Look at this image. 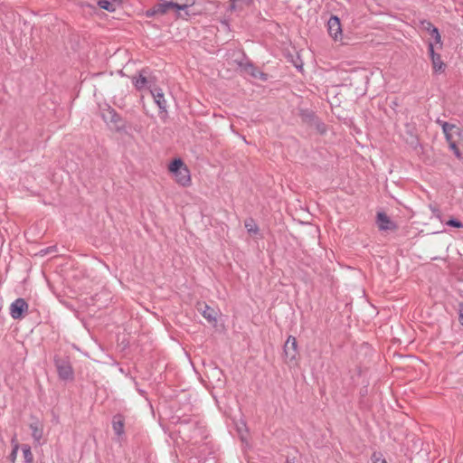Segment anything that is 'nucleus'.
<instances>
[{
  "mask_svg": "<svg viewBox=\"0 0 463 463\" xmlns=\"http://www.w3.org/2000/svg\"><path fill=\"white\" fill-rule=\"evenodd\" d=\"M285 362L289 366L298 365V342L295 336L289 335L284 345L283 348Z\"/></svg>",
  "mask_w": 463,
  "mask_h": 463,
  "instance_id": "2",
  "label": "nucleus"
},
{
  "mask_svg": "<svg viewBox=\"0 0 463 463\" xmlns=\"http://www.w3.org/2000/svg\"><path fill=\"white\" fill-rule=\"evenodd\" d=\"M253 3V0H232L230 5L232 12L241 13L249 9Z\"/></svg>",
  "mask_w": 463,
  "mask_h": 463,
  "instance_id": "9",
  "label": "nucleus"
},
{
  "mask_svg": "<svg viewBox=\"0 0 463 463\" xmlns=\"http://www.w3.org/2000/svg\"><path fill=\"white\" fill-rule=\"evenodd\" d=\"M155 102L157 104L160 109H166V100L165 99V94L160 89H155L151 91Z\"/></svg>",
  "mask_w": 463,
  "mask_h": 463,
  "instance_id": "12",
  "label": "nucleus"
},
{
  "mask_svg": "<svg viewBox=\"0 0 463 463\" xmlns=\"http://www.w3.org/2000/svg\"><path fill=\"white\" fill-rule=\"evenodd\" d=\"M102 117L106 121H109L112 123H117L119 121L118 114L115 111V109L111 108H109L107 109V112L102 114Z\"/></svg>",
  "mask_w": 463,
  "mask_h": 463,
  "instance_id": "16",
  "label": "nucleus"
},
{
  "mask_svg": "<svg viewBox=\"0 0 463 463\" xmlns=\"http://www.w3.org/2000/svg\"><path fill=\"white\" fill-rule=\"evenodd\" d=\"M113 430L118 435L124 432V420L121 416H116L113 420Z\"/></svg>",
  "mask_w": 463,
  "mask_h": 463,
  "instance_id": "18",
  "label": "nucleus"
},
{
  "mask_svg": "<svg viewBox=\"0 0 463 463\" xmlns=\"http://www.w3.org/2000/svg\"><path fill=\"white\" fill-rule=\"evenodd\" d=\"M28 310V304L24 298H17L10 306V315L14 319H20Z\"/></svg>",
  "mask_w": 463,
  "mask_h": 463,
  "instance_id": "6",
  "label": "nucleus"
},
{
  "mask_svg": "<svg viewBox=\"0 0 463 463\" xmlns=\"http://www.w3.org/2000/svg\"><path fill=\"white\" fill-rule=\"evenodd\" d=\"M459 322L463 325V308L459 311Z\"/></svg>",
  "mask_w": 463,
  "mask_h": 463,
  "instance_id": "27",
  "label": "nucleus"
},
{
  "mask_svg": "<svg viewBox=\"0 0 463 463\" xmlns=\"http://www.w3.org/2000/svg\"><path fill=\"white\" fill-rule=\"evenodd\" d=\"M428 51L430 56L432 70L435 73H441L445 71L446 65L442 61L439 54L434 52V44L432 42L429 43Z\"/></svg>",
  "mask_w": 463,
  "mask_h": 463,
  "instance_id": "5",
  "label": "nucleus"
},
{
  "mask_svg": "<svg viewBox=\"0 0 463 463\" xmlns=\"http://www.w3.org/2000/svg\"><path fill=\"white\" fill-rule=\"evenodd\" d=\"M449 147L458 158L461 157V153H460L457 144H449Z\"/></svg>",
  "mask_w": 463,
  "mask_h": 463,
  "instance_id": "24",
  "label": "nucleus"
},
{
  "mask_svg": "<svg viewBox=\"0 0 463 463\" xmlns=\"http://www.w3.org/2000/svg\"><path fill=\"white\" fill-rule=\"evenodd\" d=\"M22 450L25 462L33 463V455L31 451V448L28 445H24Z\"/></svg>",
  "mask_w": 463,
  "mask_h": 463,
  "instance_id": "20",
  "label": "nucleus"
},
{
  "mask_svg": "<svg viewBox=\"0 0 463 463\" xmlns=\"http://www.w3.org/2000/svg\"><path fill=\"white\" fill-rule=\"evenodd\" d=\"M174 10L176 12L185 10L186 8L193 6L195 0H171Z\"/></svg>",
  "mask_w": 463,
  "mask_h": 463,
  "instance_id": "13",
  "label": "nucleus"
},
{
  "mask_svg": "<svg viewBox=\"0 0 463 463\" xmlns=\"http://www.w3.org/2000/svg\"><path fill=\"white\" fill-rule=\"evenodd\" d=\"M377 224L380 230H392L395 228L393 222L384 213H377Z\"/></svg>",
  "mask_w": 463,
  "mask_h": 463,
  "instance_id": "10",
  "label": "nucleus"
},
{
  "mask_svg": "<svg viewBox=\"0 0 463 463\" xmlns=\"http://www.w3.org/2000/svg\"><path fill=\"white\" fill-rule=\"evenodd\" d=\"M59 376L62 380H71L73 378V370L71 365L66 361H58L56 363Z\"/></svg>",
  "mask_w": 463,
  "mask_h": 463,
  "instance_id": "8",
  "label": "nucleus"
},
{
  "mask_svg": "<svg viewBox=\"0 0 463 463\" xmlns=\"http://www.w3.org/2000/svg\"><path fill=\"white\" fill-rule=\"evenodd\" d=\"M327 31L335 42H342L344 34L340 19L337 16L333 15L329 18Z\"/></svg>",
  "mask_w": 463,
  "mask_h": 463,
  "instance_id": "4",
  "label": "nucleus"
},
{
  "mask_svg": "<svg viewBox=\"0 0 463 463\" xmlns=\"http://www.w3.org/2000/svg\"><path fill=\"white\" fill-rule=\"evenodd\" d=\"M244 226L250 235H256L259 233V227L254 220L247 219L244 222Z\"/></svg>",
  "mask_w": 463,
  "mask_h": 463,
  "instance_id": "17",
  "label": "nucleus"
},
{
  "mask_svg": "<svg viewBox=\"0 0 463 463\" xmlns=\"http://www.w3.org/2000/svg\"><path fill=\"white\" fill-rule=\"evenodd\" d=\"M133 83L137 89L141 90L146 87L147 80H146V77H144L142 74H140L137 78L134 79Z\"/></svg>",
  "mask_w": 463,
  "mask_h": 463,
  "instance_id": "21",
  "label": "nucleus"
},
{
  "mask_svg": "<svg viewBox=\"0 0 463 463\" xmlns=\"http://www.w3.org/2000/svg\"><path fill=\"white\" fill-rule=\"evenodd\" d=\"M423 30L427 31L430 34L431 33H435L437 35V38H439V33L437 27H435L429 21H422L421 22Z\"/></svg>",
  "mask_w": 463,
  "mask_h": 463,
  "instance_id": "19",
  "label": "nucleus"
},
{
  "mask_svg": "<svg viewBox=\"0 0 463 463\" xmlns=\"http://www.w3.org/2000/svg\"><path fill=\"white\" fill-rule=\"evenodd\" d=\"M170 10H174L172 2H159L156 4L152 8L146 12V16H153L156 14H165Z\"/></svg>",
  "mask_w": 463,
  "mask_h": 463,
  "instance_id": "7",
  "label": "nucleus"
},
{
  "mask_svg": "<svg viewBox=\"0 0 463 463\" xmlns=\"http://www.w3.org/2000/svg\"><path fill=\"white\" fill-rule=\"evenodd\" d=\"M103 10L114 12L121 5L122 0H94Z\"/></svg>",
  "mask_w": 463,
  "mask_h": 463,
  "instance_id": "11",
  "label": "nucleus"
},
{
  "mask_svg": "<svg viewBox=\"0 0 463 463\" xmlns=\"http://www.w3.org/2000/svg\"><path fill=\"white\" fill-rule=\"evenodd\" d=\"M430 35V36H431V38H433V40H434L433 44H434V43H435V44H439V47L441 48V47H442L441 36L439 35V40H438V38H437V36H436L437 34H436L435 33H431Z\"/></svg>",
  "mask_w": 463,
  "mask_h": 463,
  "instance_id": "25",
  "label": "nucleus"
},
{
  "mask_svg": "<svg viewBox=\"0 0 463 463\" xmlns=\"http://www.w3.org/2000/svg\"><path fill=\"white\" fill-rule=\"evenodd\" d=\"M202 315L209 322H216L217 321V312L213 308L209 307L208 305H204V307L202 310Z\"/></svg>",
  "mask_w": 463,
  "mask_h": 463,
  "instance_id": "14",
  "label": "nucleus"
},
{
  "mask_svg": "<svg viewBox=\"0 0 463 463\" xmlns=\"http://www.w3.org/2000/svg\"><path fill=\"white\" fill-rule=\"evenodd\" d=\"M167 171L172 180L181 187H189L192 184L191 171L181 158H174L167 165Z\"/></svg>",
  "mask_w": 463,
  "mask_h": 463,
  "instance_id": "1",
  "label": "nucleus"
},
{
  "mask_svg": "<svg viewBox=\"0 0 463 463\" xmlns=\"http://www.w3.org/2000/svg\"><path fill=\"white\" fill-rule=\"evenodd\" d=\"M442 129L449 145L458 144L463 141L462 130L458 126L444 122L442 124Z\"/></svg>",
  "mask_w": 463,
  "mask_h": 463,
  "instance_id": "3",
  "label": "nucleus"
},
{
  "mask_svg": "<svg viewBox=\"0 0 463 463\" xmlns=\"http://www.w3.org/2000/svg\"><path fill=\"white\" fill-rule=\"evenodd\" d=\"M373 463H388L387 460L380 453H373L372 456Z\"/></svg>",
  "mask_w": 463,
  "mask_h": 463,
  "instance_id": "22",
  "label": "nucleus"
},
{
  "mask_svg": "<svg viewBox=\"0 0 463 463\" xmlns=\"http://www.w3.org/2000/svg\"><path fill=\"white\" fill-rule=\"evenodd\" d=\"M30 429L32 430L33 438L39 442L43 438V425L39 422L32 423Z\"/></svg>",
  "mask_w": 463,
  "mask_h": 463,
  "instance_id": "15",
  "label": "nucleus"
},
{
  "mask_svg": "<svg viewBox=\"0 0 463 463\" xmlns=\"http://www.w3.org/2000/svg\"><path fill=\"white\" fill-rule=\"evenodd\" d=\"M18 449H19V445H18L17 443H16V444H14V449H13V451H12L11 456H10V457H11L12 461H14V460H15L16 456H17V450H18Z\"/></svg>",
  "mask_w": 463,
  "mask_h": 463,
  "instance_id": "26",
  "label": "nucleus"
},
{
  "mask_svg": "<svg viewBox=\"0 0 463 463\" xmlns=\"http://www.w3.org/2000/svg\"><path fill=\"white\" fill-rule=\"evenodd\" d=\"M447 224L449 225V226L456 227V228H462L463 227V223L461 222L454 220V219L449 220L447 222Z\"/></svg>",
  "mask_w": 463,
  "mask_h": 463,
  "instance_id": "23",
  "label": "nucleus"
}]
</instances>
